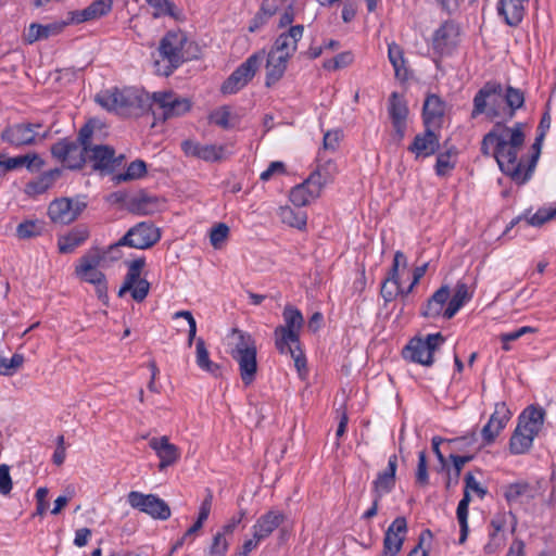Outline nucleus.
<instances>
[{
  "mask_svg": "<svg viewBox=\"0 0 556 556\" xmlns=\"http://www.w3.org/2000/svg\"><path fill=\"white\" fill-rule=\"evenodd\" d=\"M552 117L546 112L539 124L538 136L532 144V155L528 165L519 159L525 142L523 124L516 123L513 127L495 124L492 130L484 135L481 142V153L493 156L501 170L514 181L523 184L530 176L541 153V146L546 131L549 129Z\"/></svg>",
  "mask_w": 556,
  "mask_h": 556,
  "instance_id": "obj_1",
  "label": "nucleus"
},
{
  "mask_svg": "<svg viewBox=\"0 0 556 556\" xmlns=\"http://www.w3.org/2000/svg\"><path fill=\"white\" fill-rule=\"evenodd\" d=\"M229 354L238 363L242 382L251 384L257 372L256 344L248 332L233 328L228 336Z\"/></svg>",
  "mask_w": 556,
  "mask_h": 556,
  "instance_id": "obj_2",
  "label": "nucleus"
},
{
  "mask_svg": "<svg viewBox=\"0 0 556 556\" xmlns=\"http://www.w3.org/2000/svg\"><path fill=\"white\" fill-rule=\"evenodd\" d=\"M188 43V39L182 31H168L160 42L161 60L155 62L156 72L163 76H169L188 60L185 54V48Z\"/></svg>",
  "mask_w": 556,
  "mask_h": 556,
  "instance_id": "obj_3",
  "label": "nucleus"
},
{
  "mask_svg": "<svg viewBox=\"0 0 556 556\" xmlns=\"http://www.w3.org/2000/svg\"><path fill=\"white\" fill-rule=\"evenodd\" d=\"M150 100V110L156 119L167 121L188 113L192 106L190 99L184 98L174 91H157L147 94Z\"/></svg>",
  "mask_w": 556,
  "mask_h": 556,
  "instance_id": "obj_4",
  "label": "nucleus"
},
{
  "mask_svg": "<svg viewBox=\"0 0 556 556\" xmlns=\"http://www.w3.org/2000/svg\"><path fill=\"white\" fill-rule=\"evenodd\" d=\"M161 239V229L153 223L141 222L129 228L128 231L108 249V253H115L121 247H129L139 250L152 248Z\"/></svg>",
  "mask_w": 556,
  "mask_h": 556,
  "instance_id": "obj_5",
  "label": "nucleus"
},
{
  "mask_svg": "<svg viewBox=\"0 0 556 556\" xmlns=\"http://www.w3.org/2000/svg\"><path fill=\"white\" fill-rule=\"evenodd\" d=\"M283 326L275 329V345L278 351L285 354L286 350H290V344L300 343V330L303 327L304 319L301 312L293 306H286L283 309Z\"/></svg>",
  "mask_w": 556,
  "mask_h": 556,
  "instance_id": "obj_6",
  "label": "nucleus"
},
{
  "mask_svg": "<svg viewBox=\"0 0 556 556\" xmlns=\"http://www.w3.org/2000/svg\"><path fill=\"white\" fill-rule=\"evenodd\" d=\"M40 123H21L7 127L1 139L14 147L31 146L42 142L50 135V129L43 131Z\"/></svg>",
  "mask_w": 556,
  "mask_h": 556,
  "instance_id": "obj_7",
  "label": "nucleus"
},
{
  "mask_svg": "<svg viewBox=\"0 0 556 556\" xmlns=\"http://www.w3.org/2000/svg\"><path fill=\"white\" fill-rule=\"evenodd\" d=\"M444 340V337L439 332L428 334L425 339L414 338L403 350V357L424 366H431L433 364V353Z\"/></svg>",
  "mask_w": 556,
  "mask_h": 556,
  "instance_id": "obj_8",
  "label": "nucleus"
},
{
  "mask_svg": "<svg viewBox=\"0 0 556 556\" xmlns=\"http://www.w3.org/2000/svg\"><path fill=\"white\" fill-rule=\"evenodd\" d=\"M504 103L503 87L496 81L486 83L473 98L472 117L486 113L492 117L501 114V108Z\"/></svg>",
  "mask_w": 556,
  "mask_h": 556,
  "instance_id": "obj_9",
  "label": "nucleus"
},
{
  "mask_svg": "<svg viewBox=\"0 0 556 556\" xmlns=\"http://www.w3.org/2000/svg\"><path fill=\"white\" fill-rule=\"evenodd\" d=\"M264 51L252 54L222 86L223 93L231 94L243 88L255 75L264 60Z\"/></svg>",
  "mask_w": 556,
  "mask_h": 556,
  "instance_id": "obj_10",
  "label": "nucleus"
},
{
  "mask_svg": "<svg viewBox=\"0 0 556 556\" xmlns=\"http://www.w3.org/2000/svg\"><path fill=\"white\" fill-rule=\"evenodd\" d=\"M146 265L144 257H139L128 264V271L125 276L123 286L118 291V296H123L126 292H130L131 298L137 302H142L150 290L148 280L140 278L141 270Z\"/></svg>",
  "mask_w": 556,
  "mask_h": 556,
  "instance_id": "obj_11",
  "label": "nucleus"
},
{
  "mask_svg": "<svg viewBox=\"0 0 556 556\" xmlns=\"http://www.w3.org/2000/svg\"><path fill=\"white\" fill-rule=\"evenodd\" d=\"M51 154L70 169H80L87 162L86 148H81L70 138H63L52 144Z\"/></svg>",
  "mask_w": 556,
  "mask_h": 556,
  "instance_id": "obj_12",
  "label": "nucleus"
},
{
  "mask_svg": "<svg viewBox=\"0 0 556 556\" xmlns=\"http://www.w3.org/2000/svg\"><path fill=\"white\" fill-rule=\"evenodd\" d=\"M127 501L132 508L146 513L154 519L166 520L170 517L169 506L154 494L131 491L127 495Z\"/></svg>",
  "mask_w": 556,
  "mask_h": 556,
  "instance_id": "obj_13",
  "label": "nucleus"
},
{
  "mask_svg": "<svg viewBox=\"0 0 556 556\" xmlns=\"http://www.w3.org/2000/svg\"><path fill=\"white\" fill-rule=\"evenodd\" d=\"M138 97L130 90L112 88L101 91L96 96V102L108 111L118 114L126 113L132 108Z\"/></svg>",
  "mask_w": 556,
  "mask_h": 556,
  "instance_id": "obj_14",
  "label": "nucleus"
},
{
  "mask_svg": "<svg viewBox=\"0 0 556 556\" xmlns=\"http://www.w3.org/2000/svg\"><path fill=\"white\" fill-rule=\"evenodd\" d=\"M459 26L454 21H445L433 34L432 46L440 54H448L458 45Z\"/></svg>",
  "mask_w": 556,
  "mask_h": 556,
  "instance_id": "obj_15",
  "label": "nucleus"
},
{
  "mask_svg": "<svg viewBox=\"0 0 556 556\" xmlns=\"http://www.w3.org/2000/svg\"><path fill=\"white\" fill-rule=\"evenodd\" d=\"M102 258L103 256L99 250L88 252L79 258V264L75 268L76 276L92 285L104 281V274L97 269Z\"/></svg>",
  "mask_w": 556,
  "mask_h": 556,
  "instance_id": "obj_16",
  "label": "nucleus"
},
{
  "mask_svg": "<svg viewBox=\"0 0 556 556\" xmlns=\"http://www.w3.org/2000/svg\"><path fill=\"white\" fill-rule=\"evenodd\" d=\"M149 446L155 452L159 463V470L174 466L181 456L180 448L170 443L167 435L153 437L149 440Z\"/></svg>",
  "mask_w": 556,
  "mask_h": 556,
  "instance_id": "obj_17",
  "label": "nucleus"
},
{
  "mask_svg": "<svg viewBox=\"0 0 556 556\" xmlns=\"http://www.w3.org/2000/svg\"><path fill=\"white\" fill-rule=\"evenodd\" d=\"M511 417V413L504 402L495 404L494 412L488 424L482 428L481 434L486 444L494 442L495 438L505 428Z\"/></svg>",
  "mask_w": 556,
  "mask_h": 556,
  "instance_id": "obj_18",
  "label": "nucleus"
},
{
  "mask_svg": "<svg viewBox=\"0 0 556 556\" xmlns=\"http://www.w3.org/2000/svg\"><path fill=\"white\" fill-rule=\"evenodd\" d=\"M285 520L286 516L282 511L270 509L257 518L252 527L253 534L255 538L263 541L269 538Z\"/></svg>",
  "mask_w": 556,
  "mask_h": 556,
  "instance_id": "obj_19",
  "label": "nucleus"
},
{
  "mask_svg": "<svg viewBox=\"0 0 556 556\" xmlns=\"http://www.w3.org/2000/svg\"><path fill=\"white\" fill-rule=\"evenodd\" d=\"M292 56L286 55L280 51L271 48L267 54L266 61V86L269 87L273 84L280 80L287 70L288 62Z\"/></svg>",
  "mask_w": 556,
  "mask_h": 556,
  "instance_id": "obj_20",
  "label": "nucleus"
},
{
  "mask_svg": "<svg viewBox=\"0 0 556 556\" xmlns=\"http://www.w3.org/2000/svg\"><path fill=\"white\" fill-rule=\"evenodd\" d=\"M86 157L92 163L93 169L100 172H111L113 164L117 162L114 149L102 144L91 146L86 151Z\"/></svg>",
  "mask_w": 556,
  "mask_h": 556,
  "instance_id": "obj_21",
  "label": "nucleus"
},
{
  "mask_svg": "<svg viewBox=\"0 0 556 556\" xmlns=\"http://www.w3.org/2000/svg\"><path fill=\"white\" fill-rule=\"evenodd\" d=\"M338 172V166L334 161L324 160L319 154L318 165L307 177V184L315 185L321 191L325 186L333 182Z\"/></svg>",
  "mask_w": 556,
  "mask_h": 556,
  "instance_id": "obj_22",
  "label": "nucleus"
},
{
  "mask_svg": "<svg viewBox=\"0 0 556 556\" xmlns=\"http://www.w3.org/2000/svg\"><path fill=\"white\" fill-rule=\"evenodd\" d=\"M407 532V522L404 517H397L386 531L383 539V549L393 554H399L402 548L405 534Z\"/></svg>",
  "mask_w": 556,
  "mask_h": 556,
  "instance_id": "obj_23",
  "label": "nucleus"
},
{
  "mask_svg": "<svg viewBox=\"0 0 556 556\" xmlns=\"http://www.w3.org/2000/svg\"><path fill=\"white\" fill-rule=\"evenodd\" d=\"M396 468L397 457L396 455H391L389 457L388 467L379 472L374 481L372 492L374 495H377V498H382L384 494H388L394 488Z\"/></svg>",
  "mask_w": 556,
  "mask_h": 556,
  "instance_id": "obj_24",
  "label": "nucleus"
},
{
  "mask_svg": "<svg viewBox=\"0 0 556 556\" xmlns=\"http://www.w3.org/2000/svg\"><path fill=\"white\" fill-rule=\"evenodd\" d=\"M304 33L303 25L290 26L287 30L282 31L275 40L271 48L286 53V55L293 56L298 49V42L302 39Z\"/></svg>",
  "mask_w": 556,
  "mask_h": 556,
  "instance_id": "obj_25",
  "label": "nucleus"
},
{
  "mask_svg": "<svg viewBox=\"0 0 556 556\" xmlns=\"http://www.w3.org/2000/svg\"><path fill=\"white\" fill-rule=\"evenodd\" d=\"M544 416L545 412L543 408L531 405L518 417L517 427L535 437L543 427Z\"/></svg>",
  "mask_w": 556,
  "mask_h": 556,
  "instance_id": "obj_26",
  "label": "nucleus"
},
{
  "mask_svg": "<svg viewBox=\"0 0 556 556\" xmlns=\"http://www.w3.org/2000/svg\"><path fill=\"white\" fill-rule=\"evenodd\" d=\"M113 8V0H94L87 8L72 12L71 22L84 23L108 15Z\"/></svg>",
  "mask_w": 556,
  "mask_h": 556,
  "instance_id": "obj_27",
  "label": "nucleus"
},
{
  "mask_svg": "<svg viewBox=\"0 0 556 556\" xmlns=\"http://www.w3.org/2000/svg\"><path fill=\"white\" fill-rule=\"evenodd\" d=\"M503 495L509 505L522 504L534 497L535 489L528 481L519 480L504 486Z\"/></svg>",
  "mask_w": 556,
  "mask_h": 556,
  "instance_id": "obj_28",
  "label": "nucleus"
},
{
  "mask_svg": "<svg viewBox=\"0 0 556 556\" xmlns=\"http://www.w3.org/2000/svg\"><path fill=\"white\" fill-rule=\"evenodd\" d=\"M439 147L440 144L437 135L427 127L422 134L416 135L408 150L415 153L416 156L427 157L434 154Z\"/></svg>",
  "mask_w": 556,
  "mask_h": 556,
  "instance_id": "obj_29",
  "label": "nucleus"
},
{
  "mask_svg": "<svg viewBox=\"0 0 556 556\" xmlns=\"http://www.w3.org/2000/svg\"><path fill=\"white\" fill-rule=\"evenodd\" d=\"M43 160L36 153L9 157L0 154V167L12 170L26 167L29 170H39L43 166Z\"/></svg>",
  "mask_w": 556,
  "mask_h": 556,
  "instance_id": "obj_30",
  "label": "nucleus"
},
{
  "mask_svg": "<svg viewBox=\"0 0 556 556\" xmlns=\"http://www.w3.org/2000/svg\"><path fill=\"white\" fill-rule=\"evenodd\" d=\"M48 215L52 222L66 225L77 218V210H72V200L63 198L50 203Z\"/></svg>",
  "mask_w": 556,
  "mask_h": 556,
  "instance_id": "obj_31",
  "label": "nucleus"
},
{
  "mask_svg": "<svg viewBox=\"0 0 556 556\" xmlns=\"http://www.w3.org/2000/svg\"><path fill=\"white\" fill-rule=\"evenodd\" d=\"M67 24V22H54L47 25L33 23L28 27V30L25 35V40L28 43H34L35 41L59 35L63 31Z\"/></svg>",
  "mask_w": 556,
  "mask_h": 556,
  "instance_id": "obj_32",
  "label": "nucleus"
},
{
  "mask_svg": "<svg viewBox=\"0 0 556 556\" xmlns=\"http://www.w3.org/2000/svg\"><path fill=\"white\" fill-rule=\"evenodd\" d=\"M529 0H500L498 13L509 26H517L523 18L525 3Z\"/></svg>",
  "mask_w": 556,
  "mask_h": 556,
  "instance_id": "obj_33",
  "label": "nucleus"
},
{
  "mask_svg": "<svg viewBox=\"0 0 556 556\" xmlns=\"http://www.w3.org/2000/svg\"><path fill=\"white\" fill-rule=\"evenodd\" d=\"M89 237V230L85 226H78L72 229L66 236L58 240L59 252L63 254L72 253L76 248L83 244Z\"/></svg>",
  "mask_w": 556,
  "mask_h": 556,
  "instance_id": "obj_34",
  "label": "nucleus"
},
{
  "mask_svg": "<svg viewBox=\"0 0 556 556\" xmlns=\"http://www.w3.org/2000/svg\"><path fill=\"white\" fill-rule=\"evenodd\" d=\"M321 191L315 185H308L307 178L300 185L293 187L290 191L289 199L291 203L298 207L309 204L312 200L317 199Z\"/></svg>",
  "mask_w": 556,
  "mask_h": 556,
  "instance_id": "obj_35",
  "label": "nucleus"
},
{
  "mask_svg": "<svg viewBox=\"0 0 556 556\" xmlns=\"http://www.w3.org/2000/svg\"><path fill=\"white\" fill-rule=\"evenodd\" d=\"M445 112L444 102L435 94H429L424 103V122L426 127L435 125L441 121Z\"/></svg>",
  "mask_w": 556,
  "mask_h": 556,
  "instance_id": "obj_36",
  "label": "nucleus"
},
{
  "mask_svg": "<svg viewBox=\"0 0 556 556\" xmlns=\"http://www.w3.org/2000/svg\"><path fill=\"white\" fill-rule=\"evenodd\" d=\"M471 299V293L465 282L458 281L453 296L450 299L447 306L443 313L445 319L453 318L463 305Z\"/></svg>",
  "mask_w": 556,
  "mask_h": 556,
  "instance_id": "obj_37",
  "label": "nucleus"
},
{
  "mask_svg": "<svg viewBox=\"0 0 556 556\" xmlns=\"http://www.w3.org/2000/svg\"><path fill=\"white\" fill-rule=\"evenodd\" d=\"M195 362L202 370L211 374L214 377L220 376L222 367L219 364L210 359V353L202 338H198L195 342Z\"/></svg>",
  "mask_w": 556,
  "mask_h": 556,
  "instance_id": "obj_38",
  "label": "nucleus"
},
{
  "mask_svg": "<svg viewBox=\"0 0 556 556\" xmlns=\"http://www.w3.org/2000/svg\"><path fill=\"white\" fill-rule=\"evenodd\" d=\"M160 199L147 193H139L131 199L132 210L141 215H150L156 212L160 207Z\"/></svg>",
  "mask_w": 556,
  "mask_h": 556,
  "instance_id": "obj_39",
  "label": "nucleus"
},
{
  "mask_svg": "<svg viewBox=\"0 0 556 556\" xmlns=\"http://www.w3.org/2000/svg\"><path fill=\"white\" fill-rule=\"evenodd\" d=\"M388 56L394 68L395 77L401 80L407 79L408 71L405 66L403 49L395 42H392L388 47Z\"/></svg>",
  "mask_w": 556,
  "mask_h": 556,
  "instance_id": "obj_40",
  "label": "nucleus"
},
{
  "mask_svg": "<svg viewBox=\"0 0 556 556\" xmlns=\"http://www.w3.org/2000/svg\"><path fill=\"white\" fill-rule=\"evenodd\" d=\"M279 216L282 223L290 227H294L300 230L306 227L307 215L301 208L294 210L290 206L280 207Z\"/></svg>",
  "mask_w": 556,
  "mask_h": 556,
  "instance_id": "obj_41",
  "label": "nucleus"
},
{
  "mask_svg": "<svg viewBox=\"0 0 556 556\" xmlns=\"http://www.w3.org/2000/svg\"><path fill=\"white\" fill-rule=\"evenodd\" d=\"M534 437L516 427L510 440L509 448L513 454H523L532 446Z\"/></svg>",
  "mask_w": 556,
  "mask_h": 556,
  "instance_id": "obj_42",
  "label": "nucleus"
},
{
  "mask_svg": "<svg viewBox=\"0 0 556 556\" xmlns=\"http://www.w3.org/2000/svg\"><path fill=\"white\" fill-rule=\"evenodd\" d=\"M60 176L59 169H53L46 172L36 180L27 184V191L34 194H40L46 192L55 181V179Z\"/></svg>",
  "mask_w": 556,
  "mask_h": 556,
  "instance_id": "obj_43",
  "label": "nucleus"
},
{
  "mask_svg": "<svg viewBox=\"0 0 556 556\" xmlns=\"http://www.w3.org/2000/svg\"><path fill=\"white\" fill-rule=\"evenodd\" d=\"M504 104L508 108V116L511 118L515 111L520 109L525 103V93L521 89L514 87H506L503 89Z\"/></svg>",
  "mask_w": 556,
  "mask_h": 556,
  "instance_id": "obj_44",
  "label": "nucleus"
},
{
  "mask_svg": "<svg viewBox=\"0 0 556 556\" xmlns=\"http://www.w3.org/2000/svg\"><path fill=\"white\" fill-rule=\"evenodd\" d=\"M388 111L392 122L406 121L408 115L406 102L397 92L391 93Z\"/></svg>",
  "mask_w": 556,
  "mask_h": 556,
  "instance_id": "obj_45",
  "label": "nucleus"
},
{
  "mask_svg": "<svg viewBox=\"0 0 556 556\" xmlns=\"http://www.w3.org/2000/svg\"><path fill=\"white\" fill-rule=\"evenodd\" d=\"M470 502V494L468 492H464V497L460 500L457 506V519L460 527V535L459 543L463 544L468 536V506Z\"/></svg>",
  "mask_w": 556,
  "mask_h": 556,
  "instance_id": "obj_46",
  "label": "nucleus"
},
{
  "mask_svg": "<svg viewBox=\"0 0 556 556\" xmlns=\"http://www.w3.org/2000/svg\"><path fill=\"white\" fill-rule=\"evenodd\" d=\"M146 173H147L146 163L141 160H136L128 165L125 173L116 175L114 177V179L116 182L119 184L123 181L139 179V178L143 177L146 175Z\"/></svg>",
  "mask_w": 556,
  "mask_h": 556,
  "instance_id": "obj_47",
  "label": "nucleus"
},
{
  "mask_svg": "<svg viewBox=\"0 0 556 556\" xmlns=\"http://www.w3.org/2000/svg\"><path fill=\"white\" fill-rule=\"evenodd\" d=\"M45 225L40 220H25L16 228V235L20 239H31L42 235Z\"/></svg>",
  "mask_w": 556,
  "mask_h": 556,
  "instance_id": "obj_48",
  "label": "nucleus"
},
{
  "mask_svg": "<svg viewBox=\"0 0 556 556\" xmlns=\"http://www.w3.org/2000/svg\"><path fill=\"white\" fill-rule=\"evenodd\" d=\"M24 364L22 354H14L11 358H0V375L13 376Z\"/></svg>",
  "mask_w": 556,
  "mask_h": 556,
  "instance_id": "obj_49",
  "label": "nucleus"
},
{
  "mask_svg": "<svg viewBox=\"0 0 556 556\" xmlns=\"http://www.w3.org/2000/svg\"><path fill=\"white\" fill-rule=\"evenodd\" d=\"M556 216V208H540L536 213H534L531 217H525L527 225L541 227L546 222L552 220ZM523 217H519L518 222L522 220Z\"/></svg>",
  "mask_w": 556,
  "mask_h": 556,
  "instance_id": "obj_50",
  "label": "nucleus"
},
{
  "mask_svg": "<svg viewBox=\"0 0 556 556\" xmlns=\"http://www.w3.org/2000/svg\"><path fill=\"white\" fill-rule=\"evenodd\" d=\"M229 236V227L219 223L215 225L210 231V242L214 249H222Z\"/></svg>",
  "mask_w": 556,
  "mask_h": 556,
  "instance_id": "obj_51",
  "label": "nucleus"
},
{
  "mask_svg": "<svg viewBox=\"0 0 556 556\" xmlns=\"http://www.w3.org/2000/svg\"><path fill=\"white\" fill-rule=\"evenodd\" d=\"M456 155L455 149H450L446 152L440 153L437 157L435 172L439 176H445L451 169L454 168L455 162L452 157Z\"/></svg>",
  "mask_w": 556,
  "mask_h": 556,
  "instance_id": "obj_52",
  "label": "nucleus"
},
{
  "mask_svg": "<svg viewBox=\"0 0 556 556\" xmlns=\"http://www.w3.org/2000/svg\"><path fill=\"white\" fill-rule=\"evenodd\" d=\"M226 149L223 146L203 144L202 161L218 162L225 159Z\"/></svg>",
  "mask_w": 556,
  "mask_h": 556,
  "instance_id": "obj_53",
  "label": "nucleus"
},
{
  "mask_svg": "<svg viewBox=\"0 0 556 556\" xmlns=\"http://www.w3.org/2000/svg\"><path fill=\"white\" fill-rule=\"evenodd\" d=\"M227 534L219 531L213 536V542L210 547V556H226L229 543L226 540Z\"/></svg>",
  "mask_w": 556,
  "mask_h": 556,
  "instance_id": "obj_54",
  "label": "nucleus"
},
{
  "mask_svg": "<svg viewBox=\"0 0 556 556\" xmlns=\"http://www.w3.org/2000/svg\"><path fill=\"white\" fill-rule=\"evenodd\" d=\"M406 289L402 288L400 283L392 285L391 281L383 280L380 293L386 302L393 301L397 295H406Z\"/></svg>",
  "mask_w": 556,
  "mask_h": 556,
  "instance_id": "obj_55",
  "label": "nucleus"
},
{
  "mask_svg": "<svg viewBox=\"0 0 556 556\" xmlns=\"http://www.w3.org/2000/svg\"><path fill=\"white\" fill-rule=\"evenodd\" d=\"M180 147L186 156L202 160L203 144L200 142L186 139L181 142Z\"/></svg>",
  "mask_w": 556,
  "mask_h": 556,
  "instance_id": "obj_56",
  "label": "nucleus"
},
{
  "mask_svg": "<svg viewBox=\"0 0 556 556\" xmlns=\"http://www.w3.org/2000/svg\"><path fill=\"white\" fill-rule=\"evenodd\" d=\"M429 481L426 452L418 454V465L416 471V482L420 485H427Z\"/></svg>",
  "mask_w": 556,
  "mask_h": 556,
  "instance_id": "obj_57",
  "label": "nucleus"
},
{
  "mask_svg": "<svg viewBox=\"0 0 556 556\" xmlns=\"http://www.w3.org/2000/svg\"><path fill=\"white\" fill-rule=\"evenodd\" d=\"M286 0H263L260 11L269 18L285 8Z\"/></svg>",
  "mask_w": 556,
  "mask_h": 556,
  "instance_id": "obj_58",
  "label": "nucleus"
},
{
  "mask_svg": "<svg viewBox=\"0 0 556 556\" xmlns=\"http://www.w3.org/2000/svg\"><path fill=\"white\" fill-rule=\"evenodd\" d=\"M174 318H185L189 325L188 345L191 346L197 334V323L190 311L176 312Z\"/></svg>",
  "mask_w": 556,
  "mask_h": 556,
  "instance_id": "obj_59",
  "label": "nucleus"
},
{
  "mask_svg": "<svg viewBox=\"0 0 556 556\" xmlns=\"http://www.w3.org/2000/svg\"><path fill=\"white\" fill-rule=\"evenodd\" d=\"M149 5L154 8V17L162 15H173L174 5L168 0H146Z\"/></svg>",
  "mask_w": 556,
  "mask_h": 556,
  "instance_id": "obj_60",
  "label": "nucleus"
},
{
  "mask_svg": "<svg viewBox=\"0 0 556 556\" xmlns=\"http://www.w3.org/2000/svg\"><path fill=\"white\" fill-rule=\"evenodd\" d=\"M12 490V479L10 467L5 464L0 465V494L8 495Z\"/></svg>",
  "mask_w": 556,
  "mask_h": 556,
  "instance_id": "obj_61",
  "label": "nucleus"
},
{
  "mask_svg": "<svg viewBox=\"0 0 556 556\" xmlns=\"http://www.w3.org/2000/svg\"><path fill=\"white\" fill-rule=\"evenodd\" d=\"M505 534L490 533V541L484 546L486 554H494L505 545Z\"/></svg>",
  "mask_w": 556,
  "mask_h": 556,
  "instance_id": "obj_62",
  "label": "nucleus"
},
{
  "mask_svg": "<svg viewBox=\"0 0 556 556\" xmlns=\"http://www.w3.org/2000/svg\"><path fill=\"white\" fill-rule=\"evenodd\" d=\"M465 492H475L480 498H483L486 494V490L480 485L471 472H467L465 476Z\"/></svg>",
  "mask_w": 556,
  "mask_h": 556,
  "instance_id": "obj_63",
  "label": "nucleus"
},
{
  "mask_svg": "<svg viewBox=\"0 0 556 556\" xmlns=\"http://www.w3.org/2000/svg\"><path fill=\"white\" fill-rule=\"evenodd\" d=\"M93 135V127L89 124L83 126L78 132V137L75 140L81 148H86V151L90 150L91 137Z\"/></svg>",
  "mask_w": 556,
  "mask_h": 556,
  "instance_id": "obj_64",
  "label": "nucleus"
}]
</instances>
